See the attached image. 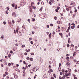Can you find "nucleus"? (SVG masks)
<instances>
[{
  "label": "nucleus",
  "instance_id": "1",
  "mask_svg": "<svg viewBox=\"0 0 79 79\" xmlns=\"http://www.w3.org/2000/svg\"><path fill=\"white\" fill-rule=\"evenodd\" d=\"M26 2L22 0L21 2L20 3V5L21 6H24L26 5Z\"/></svg>",
  "mask_w": 79,
  "mask_h": 79
},
{
  "label": "nucleus",
  "instance_id": "2",
  "mask_svg": "<svg viewBox=\"0 0 79 79\" xmlns=\"http://www.w3.org/2000/svg\"><path fill=\"white\" fill-rule=\"evenodd\" d=\"M64 72L66 73V76L67 77L68 75L69 76V73L68 74H67V73H68V70H64Z\"/></svg>",
  "mask_w": 79,
  "mask_h": 79
},
{
  "label": "nucleus",
  "instance_id": "3",
  "mask_svg": "<svg viewBox=\"0 0 79 79\" xmlns=\"http://www.w3.org/2000/svg\"><path fill=\"white\" fill-rule=\"evenodd\" d=\"M12 16H13L14 18L16 17V14L15 13V12H13L12 13Z\"/></svg>",
  "mask_w": 79,
  "mask_h": 79
},
{
  "label": "nucleus",
  "instance_id": "4",
  "mask_svg": "<svg viewBox=\"0 0 79 79\" xmlns=\"http://www.w3.org/2000/svg\"><path fill=\"white\" fill-rule=\"evenodd\" d=\"M34 69H35V67H34V68H33V69H31V70H30V73H31V74H32V73H33V72H32L31 71H34Z\"/></svg>",
  "mask_w": 79,
  "mask_h": 79
},
{
  "label": "nucleus",
  "instance_id": "5",
  "mask_svg": "<svg viewBox=\"0 0 79 79\" xmlns=\"http://www.w3.org/2000/svg\"><path fill=\"white\" fill-rule=\"evenodd\" d=\"M78 52V51H77V52L76 53V52H74V53H73V57H75V56H76V53H78V52Z\"/></svg>",
  "mask_w": 79,
  "mask_h": 79
},
{
  "label": "nucleus",
  "instance_id": "6",
  "mask_svg": "<svg viewBox=\"0 0 79 79\" xmlns=\"http://www.w3.org/2000/svg\"><path fill=\"white\" fill-rule=\"evenodd\" d=\"M42 61H43L42 58L40 57V64H41V63H42Z\"/></svg>",
  "mask_w": 79,
  "mask_h": 79
},
{
  "label": "nucleus",
  "instance_id": "7",
  "mask_svg": "<svg viewBox=\"0 0 79 79\" xmlns=\"http://www.w3.org/2000/svg\"><path fill=\"white\" fill-rule=\"evenodd\" d=\"M69 61H67V62L66 63V65H67V66H69Z\"/></svg>",
  "mask_w": 79,
  "mask_h": 79
},
{
  "label": "nucleus",
  "instance_id": "8",
  "mask_svg": "<svg viewBox=\"0 0 79 79\" xmlns=\"http://www.w3.org/2000/svg\"><path fill=\"white\" fill-rule=\"evenodd\" d=\"M47 75H46V74H44L43 76V79H45V78H47Z\"/></svg>",
  "mask_w": 79,
  "mask_h": 79
},
{
  "label": "nucleus",
  "instance_id": "9",
  "mask_svg": "<svg viewBox=\"0 0 79 79\" xmlns=\"http://www.w3.org/2000/svg\"><path fill=\"white\" fill-rule=\"evenodd\" d=\"M19 32V33L18 34L20 36H21V35H22V32Z\"/></svg>",
  "mask_w": 79,
  "mask_h": 79
},
{
  "label": "nucleus",
  "instance_id": "10",
  "mask_svg": "<svg viewBox=\"0 0 79 79\" xmlns=\"http://www.w3.org/2000/svg\"><path fill=\"white\" fill-rule=\"evenodd\" d=\"M4 65H6V64H7V63H6V60H5V61L4 63Z\"/></svg>",
  "mask_w": 79,
  "mask_h": 79
},
{
  "label": "nucleus",
  "instance_id": "11",
  "mask_svg": "<svg viewBox=\"0 0 79 79\" xmlns=\"http://www.w3.org/2000/svg\"><path fill=\"white\" fill-rule=\"evenodd\" d=\"M14 74V77L15 78V79H17V78H18V76L16 75H15V76L16 77H15V74Z\"/></svg>",
  "mask_w": 79,
  "mask_h": 79
},
{
  "label": "nucleus",
  "instance_id": "12",
  "mask_svg": "<svg viewBox=\"0 0 79 79\" xmlns=\"http://www.w3.org/2000/svg\"><path fill=\"white\" fill-rule=\"evenodd\" d=\"M69 27L68 29L66 31L67 32H69Z\"/></svg>",
  "mask_w": 79,
  "mask_h": 79
},
{
  "label": "nucleus",
  "instance_id": "13",
  "mask_svg": "<svg viewBox=\"0 0 79 79\" xmlns=\"http://www.w3.org/2000/svg\"><path fill=\"white\" fill-rule=\"evenodd\" d=\"M11 5L12 7H15V5L14 3L12 4Z\"/></svg>",
  "mask_w": 79,
  "mask_h": 79
},
{
  "label": "nucleus",
  "instance_id": "14",
  "mask_svg": "<svg viewBox=\"0 0 79 79\" xmlns=\"http://www.w3.org/2000/svg\"><path fill=\"white\" fill-rule=\"evenodd\" d=\"M1 38L2 39V40H3V38H4V36L3 35H2V36H1Z\"/></svg>",
  "mask_w": 79,
  "mask_h": 79
},
{
  "label": "nucleus",
  "instance_id": "15",
  "mask_svg": "<svg viewBox=\"0 0 79 79\" xmlns=\"http://www.w3.org/2000/svg\"><path fill=\"white\" fill-rule=\"evenodd\" d=\"M18 30H19V29L17 28L16 30L17 34H18Z\"/></svg>",
  "mask_w": 79,
  "mask_h": 79
},
{
  "label": "nucleus",
  "instance_id": "16",
  "mask_svg": "<svg viewBox=\"0 0 79 79\" xmlns=\"http://www.w3.org/2000/svg\"><path fill=\"white\" fill-rule=\"evenodd\" d=\"M52 36V34L50 33L49 35V38H51V37Z\"/></svg>",
  "mask_w": 79,
  "mask_h": 79
},
{
  "label": "nucleus",
  "instance_id": "17",
  "mask_svg": "<svg viewBox=\"0 0 79 79\" xmlns=\"http://www.w3.org/2000/svg\"><path fill=\"white\" fill-rule=\"evenodd\" d=\"M58 31L59 32H60V30L59 29H56V32Z\"/></svg>",
  "mask_w": 79,
  "mask_h": 79
},
{
  "label": "nucleus",
  "instance_id": "18",
  "mask_svg": "<svg viewBox=\"0 0 79 79\" xmlns=\"http://www.w3.org/2000/svg\"><path fill=\"white\" fill-rule=\"evenodd\" d=\"M8 11L7 10L6 11V14L8 15Z\"/></svg>",
  "mask_w": 79,
  "mask_h": 79
},
{
  "label": "nucleus",
  "instance_id": "19",
  "mask_svg": "<svg viewBox=\"0 0 79 79\" xmlns=\"http://www.w3.org/2000/svg\"><path fill=\"white\" fill-rule=\"evenodd\" d=\"M5 74L6 75H8V72H5Z\"/></svg>",
  "mask_w": 79,
  "mask_h": 79
},
{
  "label": "nucleus",
  "instance_id": "20",
  "mask_svg": "<svg viewBox=\"0 0 79 79\" xmlns=\"http://www.w3.org/2000/svg\"><path fill=\"white\" fill-rule=\"evenodd\" d=\"M73 59V56H71L70 57V60H72Z\"/></svg>",
  "mask_w": 79,
  "mask_h": 79
},
{
  "label": "nucleus",
  "instance_id": "21",
  "mask_svg": "<svg viewBox=\"0 0 79 79\" xmlns=\"http://www.w3.org/2000/svg\"><path fill=\"white\" fill-rule=\"evenodd\" d=\"M23 64H27V63H26V62L25 61H23Z\"/></svg>",
  "mask_w": 79,
  "mask_h": 79
},
{
  "label": "nucleus",
  "instance_id": "22",
  "mask_svg": "<svg viewBox=\"0 0 79 79\" xmlns=\"http://www.w3.org/2000/svg\"><path fill=\"white\" fill-rule=\"evenodd\" d=\"M61 23V21H57V23L58 24H60Z\"/></svg>",
  "mask_w": 79,
  "mask_h": 79
},
{
  "label": "nucleus",
  "instance_id": "23",
  "mask_svg": "<svg viewBox=\"0 0 79 79\" xmlns=\"http://www.w3.org/2000/svg\"><path fill=\"white\" fill-rule=\"evenodd\" d=\"M32 21H35V19H34V18H33L32 19Z\"/></svg>",
  "mask_w": 79,
  "mask_h": 79
},
{
  "label": "nucleus",
  "instance_id": "24",
  "mask_svg": "<svg viewBox=\"0 0 79 79\" xmlns=\"http://www.w3.org/2000/svg\"><path fill=\"white\" fill-rule=\"evenodd\" d=\"M56 12L57 13H58V10L57 9H56L55 10Z\"/></svg>",
  "mask_w": 79,
  "mask_h": 79
},
{
  "label": "nucleus",
  "instance_id": "25",
  "mask_svg": "<svg viewBox=\"0 0 79 79\" xmlns=\"http://www.w3.org/2000/svg\"><path fill=\"white\" fill-rule=\"evenodd\" d=\"M31 55H34V52H31Z\"/></svg>",
  "mask_w": 79,
  "mask_h": 79
},
{
  "label": "nucleus",
  "instance_id": "26",
  "mask_svg": "<svg viewBox=\"0 0 79 79\" xmlns=\"http://www.w3.org/2000/svg\"><path fill=\"white\" fill-rule=\"evenodd\" d=\"M65 77H66V76H65V75H64L62 77V79H65Z\"/></svg>",
  "mask_w": 79,
  "mask_h": 79
},
{
  "label": "nucleus",
  "instance_id": "27",
  "mask_svg": "<svg viewBox=\"0 0 79 79\" xmlns=\"http://www.w3.org/2000/svg\"><path fill=\"white\" fill-rule=\"evenodd\" d=\"M11 57V54H10L8 55V57L9 58H10Z\"/></svg>",
  "mask_w": 79,
  "mask_h": 79
},
{
  "label": "nucleus",
  "instance_id": "28",
  "mask_svg": "<svg viewBox=\"0 0 79 79\" xmlns=\"http://www.w3.org/2000/svg\"><path fill=\"white\" fill-rule=\"evenodd\" d=\"M17 7H18V6H17V5H16L15 6V9H17Z\"/></svg>",
  "mask_w": 79,
  "mask_h": 79
},
{
  "label": "nucleus",
  "instance_id": "29",
  "mask_svg": "<svg viewBox=\"0 0 79 79\" xmlns=\"http://www.w3.org/2000/svg\"><path fill=\"white\" fill-rule=\"evenodd\" d=\"M53 77H55V78H56V75L55 74H53Z\"/></svg>",
  "mask_w": 79,
  "mask_h": 79
},
{
  "label": "nucleus",
  "instance_id": "30",
  "mask_svg": "<svg viewBox=\"0 0 79 79\" xmlns=\"http://www.w3.org/2000/svg\"><path fill=\"white\" fill-rule=\"evenodd\" d=\"M49 71L51 72H53V70H52V69H49Z\"/></svg>",
  "mask_w": 79,
  "mask_h": 79
},
{
  "label": "nucleus",
  "instance_id": "31",
  "mask_svg": "<svg viewBox=\"0 0 79 79\" xmlns=\"http://www.w3.org/2000/svg\"><path fill=\"white\" fill-rule=\"evenodd\" d=\"M43 8V7H41L40 9V11H42V10Z\"/></svg>",
  "mask_w": 79,
  "mask_h": 79
},
{
  "label": "nucleus",
  "instance_id": "32",
  "mask_svg": "<svg viewBox=\"0 0 79 79\" xmlns=\"http://www.w3.org/2000/svg\"><path fill=\"white\" fill-rule=\"evenodd\" d=\"M71 28L72 29H74L75 28V26H71Z\"/></svg>",
  "mask_w": 79,
  "mask_h": 79
},
{
  "label": "nucleus",
  "instance_id": "33",
  "mask_svg": "<svg viewBox=\"0 0 79 79\" xmlns=\"http://www.w3.org/2000/svg\"><path fill=\"white\" fill-rule=\"evenodd\" d=\"M33 60V58H30V61H32V60Z\"/></svg>",
  "mask_w": 79,
  "mask_h": 79
},
{
  "label": "nucleus",
  "instance_id": "34",
  "mask_svg": "<svg viewBox=\"0 0 79 79\" xmlns=\"http://www.w3.org/2000/svg\"><path fill=\"white\" fill-rule=\"evenodd\" d=\"M74 62V63H76V62H77V60H76V59H74V60H73Z\"/></svg>",
  "mask_w": 79,
  "mask_h": 79
},
{
  "label": "nucleus",
  "instance_id": "35",
  "mask_svg": "<svg viewBox=\"0 0 79 79\" xmlns=\"http://www.w3.org/2000/svg\"><path fill=\"white\" fill-rule=\"evenodd\" d=\"M30 43L32 45V44H33V43H34L33 42V41H31L30 42Z\"/></svg>",
  "mask_w": 79,
  "mask_h": 79
},
{
  "label": "nucleus",
  "instance_id": "36",
  "mask_svg": "<svg viewBox=\"0 0 79 79\" xmlns=\"http://www.w3.org/2000/svg\"><path fill=\"white\" fill-rule=\"evenodd\" d=\"M59 35H61V36L63 35V34L62 33H59Z\"/></svg>",
  "mask_w": 79,
  "mask_h": 79
},
{
  "label": "nucleus",
  "instance_id": "37",
  "mask_svg": "<svg viewBox=\"0 0 79 79\" xmlns=\"http://www.w3.org/2000/svg\"><path fill=\"white\" fill-rule=\"evenodd\" d=\"M30 12H31V13H32V9H30Z\"/></svg>",
  "mask_w": 79,
  "mask_h": 79
},
{
  "label": "nucleus",
  "instance_id": "38",
  "mask_svg": "<svg viewBox=\"0 0 79 79\" xmlns=\"http://www.w3.org/2000/svg\"><path fill=\"white\" fill-rule=\"evenodd\" d=\"M41 4L42 5H44V2H43V1H42L41 2Z\"/></svg>",
  "mask_w": 79,
  "mask_h": 79
},
{
  "label": "nucleus",
  "instance_id": "39",
  "mask_svg": "<svg viewBox=\"0 0 79 79\" xmlns=\"http://www.w3.org/2000/svg\"><path fill=\"white\" fill-rule=\"evenodd\" d=\"M50 26H53V24H52V23H51L50 24Z\"/></svg>",
  "mask_w": 79,
  "mask_h": 79
},
{
  "label": "nucleus",
  "instance_id": "40",
  "mask_svg": "<svg viewBox=\"0 0 79 79\" xmlns=\"http://www.w3.org/2000/svg\"><path fill=\"white\" fill-rule=\"evenodd\" d=\"M58 69H59V70L60 71H61V68L59 67L58 68Z\"/></svg>",
  "mask_w": 79,
  "mask_h": 79
},
{
  "label": "nucleus",
  "instance_id": "41",
  "mask_svg": "<svg viewBox=\"0 0 79 79\" xmlns=\"http://www.w3.org/2000/svg\"><path fill=\"white\" fill-rule=\"evenodd\" d=\"M77 9H75V11H74V12H75V13H77Z\"/></svg>",
  "mask_w": 79,
  "mask_h": 79
},
{
  "label": "nucleus",
  "instance_id": "42",
  "mask_svg": "<svg viewBox=\"0 0 79 79\" xmlns=\"http://www.w3.org/2000/svg\"><path fill=\"white\" fill-rule=\"evenodd\" d=\"M54 19L55 20H56V16L54 17Z\"/></svg>",
  "mask_w": 79,
  "mask_h": 79
},
{
  "label": "nucleus",
  "instance_id": "43",
  "mask_svg": "<svg viewBox=\"0 0 79 79\" xmlns=\"http://www.w3.org/2000/svg\"><path fill=\"white\" fill-rule=\"evenodd\" d=\"M30 51H31V50H30V49H29L28 50H27V52H30Z\"/></svg>",
  "mask_w": 79,
  "mask_h": 79
},
{
  "label": "nucleus",
  "instance_id": "44",
  "mask_svg": "<svg viewBox=\"0 0 79 79\" xmlns=\"http://www.w3.org/2000/svg\"><path fill=\"white\" fill-rule=\"evenodd\" d=\"M49 27H50V26H49V25H47V28H49Z\"/></svg>",
  "mask_w": 79,
  "mask_h": 79
},
{
  "label": "nucleus",
  "instance_id": "45",
  "mask_svg": "<svg viewBox=\"0 0 79 79\" xmlns=\"http://www.w3.org/2000/svg\"><path fill=\"white\" fill-rule=\"evenodd\" d=\"M30 23V19H28L27 20Z\"/></svg>",
  "mask_w": 79,
  "mask_h": 79
},
{
  "label": "nucleus",
  "instance_id": "46",
  "mask_svg": "<svg viewBox=\"0 0 79 79\" xmlns=\"http://www.w3.org/2000/svg\"><path fill=\"white\" fill-rule=\"evenodd\" d=\"M49 4H50V5H52V2H51L50 1L49 2Z\"/></svg>",
  "mask_w": 79,
  "mask_h": 79
},
{
  "label": "nucleus",
  "instance_id": "47",
  "mask_svg": "<svg viewBox=\"0 0 79 79\" xmlns=\"http://www.w3.org/2000/svg\"><path fill=\"white\" fill-rule=\"evenodd\" d=\"M48 68L49 69H51V65H49Z\"/></svg>",
  "mask_w": 79,
  "mask_h": 79
},
{
  "label": "nucleus",
  "instance_id": "48",
  "mask_svg": "<svg viewBox=\"0 0 79 79\" xmlns=\"http://www.w3.org/2000/svg\"><path fill=\"white\" fill-rule=\"evenodd\" d=\"M69 57H68V56H67V57H66V60H69Z\"/></svg>",
  "mask_w": 79,
  "mask_h": 79
},
{
  "label": "nucleus",
  "instance_id": "49",
  "mask_svg": "<svg viewBox=\"0 0 79 79\" xmlns=\"http://www.w3.org/2000/svg\"><path fill=\"white\" fill-rule=\"evenodd\" d=\"M26 71H25V70H23V73H24V75H25V72Z\"/></svg>",
  "mask_w": 79,
  "mask_h": 79
},
{
  "label": "nucleus",
  "instance_id": "50",
  "mask_svg": "<svg viewBox=\"0 0 79 79\" xmlns=\"http://www.w3.org/2000/svg\"><path fill=\"white\" fill-rule=\"evenodd\" d=\"M6 9L7 10H10V8L8 7H7L6 8Z\"/></svg>",
  "mask_w": 79,
  "mask_h": 79
},
{
  "label": "nucleus",
  "instance_id": "51",
  "mask_svg": "<svg viewBox=\"0 0 79 79\" xmlns=\"http://www.w3.org/2000/svg\"><path fill=\"white\" fill-rule=\"evenodd\" d=\"M26 59H27V60H30V58H29V57H27Z\"/></svg>",
  "mask_w": 79,
  "mask_h": 79
},
{
  "label": "nucleus",
  "instance_id": "52",
  "mask_svg": "<svg viewBox=\"0 0 79 79\" xmlns=\"http://www.w3.org/2000/svg\"><path fill=\"white\" fill-rule=\"evenodd\" d=\"M3 23L5 25V24H6V22H3Z\"/></svg>",
  "mask_w": 79,
  "mask_h": 79
},
{
  "label": "nucleus",
  "instance_id": "53",
  "mask_svg": "<svg viewBox=\"0 0 79 79\" xmlns=\"http://www.w3.org/2000/svg\"><path fill=\"white\" fill-rule=\"evenodd\" d=\"M28 66H27L26 67H25V69H26L27 68H28Z\"/></svg>",
  "mask_w": 79,
  "mask_h": 79
},
{
  "label": "nucleus",
  "instance_id": "54",
  "mask_svg": "<svg viewBox=\"0 0 79 79\" xmlns=\"http://www.w3.org/2000/svg\"><path fill=\"white\" fill-rule=\"evenodd\" d=\"M16 67H18V66H19V64H16Z\"/></svg>",
  "mask_w": 79,
  "mask_h": 79
},
{
  "label": "nucleus",
  "instance_id": "55",
  "mask_svg": "<svg viewBox=\"0 0 79 79\" xmlns=\"http://www.w3.org/2000/svg\"><path fill=\"white\" fill-rule=\"evenodd\" d=\"M25 55H27V52H25L24 53Z\"/></svg>",
  "mask_w": 79,
  "mask_h": 79
},
{
  "label": "nucleus",
  "instance_id": "56",
  "mask_svg": "<svg viewBox=\"0 0 79 79\" xmlns=\"http://www.w3.org/2000/svg\"><path fill=\"white\" fill-rule=\"evenodd\" d=\"M8 66H11V64L10 63H9L8 64Z\"/></svg>",
  "mask_w": 79,
  "mask_h": 79
},
{
  "label": "nucleus",
  "instance_id": "57",
  "mask_svg": "<svg viewBox=\"0 0 79 79\" xmlns=\"http://www.w3.org/2000/svg\"><path fill=\"white\" fill-rule=\"evenodd\" d=\"M59 67H60L61 66V63H60L59 64Z\"/></svg>",
  "mask_w": 79,
  "mask_h": 79
},
{
  "label": "nucleus",
  "instance_id": "58",
  "mask_svg": "<svg viewBox=\"0 0 79 79\" xmlns=\"http://www.w3.org/2000/svg\"><path fill=\"white\" fill-rule=\"evenodd\" d=\"M7 56H5V58H6V60L7 59H8V58H7Z\"/></svg>",
  "mask_w": 79,
  "mask_h": 79
},
{
  "label": "nucleus",
  "instance_id": "59",
  "mask_svg": "<svg viewBox=\"0 0 79 79\" xmlns=\"http://www.w3.org/2000/svg\"><path fill=\"white\" fill-rule=\"evenodd\" d=\"M1 66H2V67H3V64H1Z\"/></svg>",
  "mask_w": 79,
  "mask_h": 79
},
{
  "label": "nucleus",
  "instance_id": "60",
  "mask_svg": "<svg viewBox=\"0 0 79 79\" xmlns=\"http://www.w3.org/2000/svg\"><path fill=\"white\" fill-rule=\"evenodd\" d=\"M57 8L58 10H60V7L59 6H57Z\"/></svg>",
  "mask_w": 79,
  "mask_h": 79
},
{
  "label": "nucleus",
  "instance_id": "61",
  "mask_svg": "<svg viewBox=\"0 0 79 79\" xmlns=\"http://www.w3.org/2000/svg\"><path fill=\"white\" fill-rule=\"evenodd\" d=\"M60 15H61V16H63V14L62 13H60Z\"/></svg>",
  "mask_w": 79,
  "mask_h": 79
},
{
  "label": "nucleus",
  "instance_id": "62",
  "mask_svg": "<svg viewBox=\"0 0 79 79\" xmlns=\"http://www.w3.org/2000/svg\"><path fill=\"white\" fill-rule=\"evenodd\" d=\"M74 79H77V77H74Z\"/></svg>",
  "mask_w": 79,
  "mask_h": 79
},
{
  "label": "nucleus",
  "instance_id": "63",
  "mask_svg": "<svg viewBox=\"0 0 79 79\" xmlns=\"http://www.w3.org/2000/svg\"><path fill=\"white\" fill-rule=\"evenodd\" d=\"M76 64H79V61H77V62L76 63Z\"/></svg>",
  "mask_w": 79,
  "mask_h": 79
},
{
  "label": "nucleus",
  "instance_id": "64",
  "mask_svg": "<svg viewBox=\"0 0 79 79\" xmlns=\"http://www.w3.org/2000/svg\"><path fill=\"white\" fill-rule=\"evenodd\" d=\"M51 79H54V77H52L51 78Z\"/></svg>",
  "mask_w": 79,
  "mask_h": 79
}]
</instances>
